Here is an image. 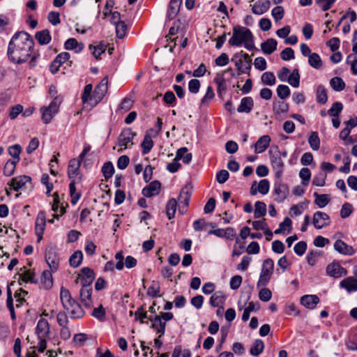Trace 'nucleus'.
Segmentation results:
<instances>
[{
	"label": "nucleus",
	"instance_id": "nucleus-1",
	"mask_svg": "<svg viewBox=\"0 0 357 357\" xmlns=\"http://www.w3.org/2000/svg\"><path fill=\"white\" fill-rule=\"evenodd\" d=\"M8 60L15 64L28 61L30 68L37 65L38 54L34 52V41L32 36L26 31H17L11 38L8 45Z\"/></svg>",
	"mask_w": 357,
	"mask_h": 357
},
{
	"label": "nucleus",
	"instance_id": "nucleus-2",
	"mask_svg": "<svg viewBox=\"0 0 357 357\" xmlns=\"http://www.w3.org/2000/svg\"><path fill=\"white\" fill-rule=\"evenodd\" d=\"M228 43L233 47H240L243 45L244 47L249 51L258 50L255 45L254 35L251 31L240 25L233 27L232 36Z\"/></svg>",
	"mask_w": 357,
	"mask_h": 357
},
{
	"label": "nucleus",
	"instance_id": "nucleus-3",
	"mask_svg": "<svg viewBox=\"0 0 357 357\" xmlns=\"http://www.w3.org/2000/svg\"><path fill=\"white\" fill-rule=\"evenodd\" d=\"M60 299L64 310L68 313L73 319H82L85 312L82 306L72 298L70 291L61 287L60 290Z\"/></svg>",
	"mask_w": 357,
	"mask_h": 357
},
{
	"label": "nucleus",
	"instance_id": "nucleus-4",
	"mask_svg": "<svg viewBox=\"0 0 357 357\" xmlns=\"http://www.w3.org/2000/svg\"><path fill=\"white\" fill-rule=\"evenodd\" d=\"M271 165L275 172V176L277 178H281L283 174V169L284 167V162L281 158L280 151L278 146L271 149L268 151Z\"/></svg>",
	"mask_w": 357,
	"mask_h": 357
},
{
	"label": "nucleus",
	"instance_id": "nucleus-5",
	"mask_svg": "<svg viewBox=\"0 0 357 357\" xmlns=\"http://www.w3.org/2000/svg\"><path fill=\"white\" fill-rule=\"evenodd\" d=\"M80 160L71 159L68 165V177L70 181L82 182V174L80 171Z\"/></svg>",
	"mask_w": 357,
	"mask_h": 357
},
{
	"label": "nucleus",
	"instance_id": "nucleus-6",
	"mask_svg": "<svg viewBox=\"0 0 357 357\" xmlns=\"http://www.w3.org/2000/svg\"><path fill=\"white\" fill-rule=\"evenodd\" d=\"M192 191L188 186L183 187L178 197V211L181 214H185L188 210Z\"/></svg>",
	"mask_w": 357,
	"mask_h": 357
},
{
	"label": "nucleus",
	"instance_id": "nucleus-7",
	"mask_svg": "<svg viewBox=\"0 0 357 357\" xmlns=\"http://www.w3.org/2000/svg\"><path fill=\"white\" fill-rule=\"evenodd\" d=\"M289 192L288 186L283 183L280 178H278L274 183L273 195L275 196L274 200L278 203L282 202Z\"/></svg>",
	"mask_w": 357,
	"mask_h": 357
},
{
	"label": "nucleus",
	"instance_id": "nucleus-8",
	"mask_svg": "<svg viewBox=\"0 0 357 357\" xmlns=\"http://www.w3.org/2000/svg\"><path fill=\"white\" fill-rule=\"evenodd\" d=\"M243 52L241 51V53H236L231 61H234L235 66L238 70V75H241L242 74H247L250 75V72L252 68V63L251 61H247L245 60H242V58H239L238 59H236L240 54Z\"/></svg>",
	"mask_w": 357,
	"mask_h": 357
},
{
	"label": "nucleus",
	"instance_id": "nucleus-9",
	"mask_svg": "<svg viewBox=\"0 0 357 357\" xmlns=\"http://www.w3.org/2000/svg\"><path fill=\"white\" fill-rule=\"evenodd\" d=\"M108 77H105L96 86L94 89V101L93 103L97 105L100 102L105 96L108 89Z\"/></svg>",
	"mask_w": 357,
	"mask_h": 357
},
{
	"label": "nucleus",
	"instance_id": "nucleus-10",
	"mask_svg": "<svg viewBox=\"0 0 357 357\" xmlns=\"http://www.w3.org/2000/svg\"><path fill=\"white\" fill-rule=\"evenodd\" d=\"M326 272L327 275L334 278H339L347 275V270L335 261L326 266Z\"/></svg>",
	"mask_w": 357,
	"mask_h": 357
},
{
	"label": "nucleus",
	"instance_id": "nucleus-11",
	"mask_svg": "<svg viewBox=\"0 0 357 357\" xmlns=\"http://www.w3.org/2000/svg\"><path fill=\"white\" fill-rule=\"evenodd\" d=\"M331 220L329 215L322 211H317L313 215V225L316 229H320L329 225Z\"/></svg>",
	"mask_w": 357,
	"mask_h": 357
},
{
	"label": "nucleus",
	"instance_id": "nucleus-12",
	"mask_svg": "<svg viewBox=\"0 0 357 357\" xmlns=\"http://www.w3.org/2000/svg\"><path fill=\"white\" fill-rule=\"evenodd\" d=\"M148 320L152 323L151 328L159 334V337L165 335L166 323L161 319L159 315L150 316Z\"/></svg>",
	"mask_w": 357,
	"mask_h": 357
},
{
	"label": "nucleus",
	"instance_id": "nucleus-13",
	"mask_svg": "<svg viewBox=\"0 0 357 357\" xmlns=\"http://www.w3.org/2000/svg\"><path fill=\"white\" fill-rule=\"evenodd\" d=\"M46 224V213L44 211H40L36 219V234L38 236V241H40L43 238V234L45 228Z\"/></svg>",
	"mask_w": 357,
	"mask_h": 357
},
{
	"label": "nucleus",
	"instance_id": "nucleus-14",
	"mask_svg": "<svg viewBox=\"0 0 357 357\" xmlns=\"http://www.w3.org/2000/svg\"><path fill=\"white\" fill-rule=\"evenodd\" d=\"M135 135L136 133L130 128L123 129L118 137V146L127 147L129 144H132V139Z\"/></svg>",
	"mask_w": 357,
	"mask_h": 357
},
{
	"label": "nucleus",
	"instance_id": "nucleus-15",
	"mask_svg": "<svg viewBox=\"0 0 357 357\" xmlns=\"http://www.w3.org/2000/svg\"><path fill=\"white\" fill-rule=\"evenodd\" d=\"M45 260L51 271H57L59 264V257L54 249L50 248L46 251Z\"/></svg>",
	"mask_w": 357,
	"mask_h": 357
},
{
	"label": "nucleus",
	"instance_id": "nucleus-16",
	"mask_svg": "<svg viewBox=\"0 0 357 357\" xmlns=\"http://www.w3.org/2000/svg\"><path fill=\"white\" fill-rule=\"evenodd\" d=\"M95 278L93 270L89 267H84L81 269V275L79 279L82 286H91Z\"/></svg>",
	"mask_w": 357,
	"mask_h": 357
},
{
	"label": "nucleus",
	"instance_id": "nucleus-17",
	"mask_svg": "<svg viewBox=\"0 0 357 357\" xmlns=\"http://www.w3.org/2000/svg\"><path fill=\"white\" fill-rule=\"evenodd\" d=\"M257 181H254L250 188L251 195H255L257 192H260L262 195H266L270 188V183L267 179H262L259 181L257 186Z\"/></svg>",
	"mask_w": 357,
	"mask_h": 357
},
{
	"label": "nucleus",
	"instance_id": "nucleus-18",
	"mask_svg": "<svg viewBox=\"0 0 357 357\" xmlns=\"http://www.w3.org/2000/svg\"><path fill=\"white\" fill-rule=\"evenodd\" d=\"M161 183L155 180L151 182L148 185L145 186L142 191V195L146 197H151L158 195L160 193Z\"/></svg>",
	"mask_w": 357,
	"mask_h": 357
},
{
	"label": "nucleus",
	"instance_id": "nucleus-19",
	"mask_svg": "<svg viewBox=\"0 0 357 357\" xmlns=\"http://www.w3.org/2000/svg\"><path fill=\"white\" fill-rule=\"evenodd\" d=\"M271 1L269 0L258 1L253 5H250L252 7V12L255 15H263L267 12L270 8Z\"/></svg>",
	"mask_w": 357,
	"mask_h": 357
},
{
	"label": "nucleus",
	"instance_id": "nucleus-20",
	"mask_svg": "<svg viewBox=\"0 0 357 357\" xmlns=\"http://www.w3.org/2000/svg\"><path fill=\"white\" fill-rule=\"evenodd\" d=\"M93 85L91 84H86L82 93V101L83 104H89L91 106H96L94 101V91L92 93Z\"/></svg>",
	"mask_w": 357,
	"mask_h": 357
},
{
	"label": "nucleus",
	"instance_id": "nucleus-21",
	"mask_svg": "<svg viewBox=\"0 0 357 357\" xmlns=\"http://www.w3.org/2000/svg\"><path fill=\"white\" fill-rule=\"evenodd\" d=\"M320 299L317 295H304L301 298V303L309 310H313L319 303Z\"/></svg>",
	"mask_w": 357,
	"mask_h": 357
},
{
	"label": "nucleus",
	"instance_id": "nucleus-22",
	"mask_svg": "<svg viewBox=\"0 0 357 357\" xmlns=\"http://www.w3.org/2000/svg\"><path fill=\"white\" fill-rule=\"evenodd\" d=\"M334 249L339 253L344 255H353L355 250L353 247L347 245L342 240H337L334 243Z\"/></svg>",
	"mask_w": 357,
	"mask_h": 357
},
{
	"label": "nucleus",
	"instance_id": "nucleus-23",
	"mask_svg": "<svg viewBox=\"0 0 357 357\" xmlns=\"http://www.w3.org/2000/svg\"><path fill=\"white\" fill-rule=\"evenodd\" d=\"M91 294L92 289L91 286H82L80 289L81 301L86 307H90L92 305Z\"/></svg>",
	"mask_w": 357,
	"mask_h": 357
},
{
	"label": "nucleus",
	"instance_id": "nucleus-24",
	"mask_svg": "<svg viewBox=\"0 0 357 357\" xmlns=\"http://www.w3.org/2000/svg\"><path fill=\"white\" fill-rule=\"evenodd\" d=\"M182 0H170L168 10L167 12V18L169 20H173L179 12Z\"/></svg>",
	"mask_w": 357,
	"mask_h": 357
},
{
	"label": "nucleus",
	"instance_id": "nucleus-25",
	"mask_svg": "<svg viewBox=\"0 0 357 357\" xmlns=\"http://www.w3.org/2000/svg\"><path fill=\"white\" fill-rule=\"evenodd\" d=\"M254 106V101L252 97L247 96L244 97L241 100L240 105L237 108V111L239 113H250Z\"/></svg>",
	"mask_w": 357,
	"mask_h": 357
},
{
	"label": "nucleus",
	"instance_id": "nucleus-26",
	"mask_svg": "<svg viewBox=\"0 0 357 357\" xmlns=\"http://www.w3.org/2000/svg\"><path fill=\"white\" fill-rule=\"evenodd\" d=\"M213 80L214 82L217 84L218 95L220 98H222L227 89L226 79L223 75H217Z\"/></svg>",
	"mask_w": 357,
	"mask_h": 357
},
{
	"label": "nucleus",
	"instance_id": "nucleus-27",
	"mask_svg": "<svg viewBox=\"0 0 357 357\" xmlns=\"http://www.w3.org/2000/svg\"><path fill=\"white\" fill-rule=\"evenodd\" d=\"M31 181V177L29 176H20L15 177L11 179L10 185L13 187V190L17 192L20 189H21L26 183Z\"/></svg>",
	"mask_w": 357,
	"mask_h": 357
},
{
	"label": "nucleus",
	"instance_id": "nucleus-28",
	"mask_svg": "<svg viewBox=\"0 0 357 357\" xmlns=\"http://www.w3.org/2000/svg\"><path fill=\"white\" fill-rule=\"evenodd\" d=\"M226 296L221 291L215 292L210 298L209 304L213 307H219L225 302Z\"/></svg>",
	"mask_w": 357,
	"mask_h": 357
},
{
	"label": "nucleus",
	"instance_id": "nucleus-29",
	"mask_svg": "<svg viewBox=\"0 0 357 357\" xmlns=\"http://www.w3.org/2000/svg\"><path fill=\"white\" fill-rule=\"evenodd\" d=\"M278 42L274 38H268L261 44V51L265 54H271L277 49Z\"/></svg>",
	"mask_w": 357,
	"mask_h": 357
},
{
	"label": "nucleus",
	"instance_id": "nucleus-30",
	"mask_svg": "<svg viewBox=\"0 0 357 357\" xmlns=\"http://www.w3.org/2000/svg\"><path fill=\"white\" fill-rule=\"evenodd\" d=\"M271 142V137L268 135H263L259 138L255 144V152L263 153L268 147Z\"/></svg>",
	"mask_w": 357,
	"mask_h": 357
},
{
	"label": "nucleus",
	"instance_id": "nucleus-31",
	"mask_svg": "<svg viewBox=\"0 0 357 357\" xmlns=\"http://www.w3.org/2000/svg\"><path fill=\"white\" fill-rule=\"evenodd\" d=\"M36 333L38 337H45L50 333L48 321L45 319H40L37 324Z\"/></svg>",
	"mask_w": 357,
	"mask_h": 357
},
{
	"label": "nucleus",
	"instance_id": "nucleus-32",
	"mask_svg": "<svg viewBox=\"0 0 357 357\" xmlns=\"http://www.w3.org/2000/svg\"><path fill=\"white\" fill-rule=\"evenodd\" d=\"M340 286L348 292L356 291H357V278L354 277L347 278L340 282Z\"/></svg>",
	"mask_w": 357,
	"mask_h": 357
},
{
	"label": "nucleus",
	"instance_id": "nucleus-33",
	"mask_svg": "<svg viewBox=\"0 0 357 357\" xmlns=\"http://www.w3.org/2000/svg\"><path fill=\"white\" fill-rule=\"evenodd\" d=\"M273 110L275 115L285 114L289 111V105L283 100H275L273 102Z\"/></svg>",
	"mask_w": 357,
	"mask_h": 357
},
{
	"label": "nucleus",
	"instance_id": "nucleus-34",
	"mask_svg": "<svg viewBox=\"0 0 357 357\" xmlns=\"http://www.w3.org/2000/svg\"><path fill=\"white\" fill-rule=\"evenodd\" d=\"M35 38L41 45H47L52 39L48 29H43L42 31H37L35 34Z\"/></svg>",
	"mask_w": 357,
	"mask_h": 357
},
{
	"label": "nucleus",
	"instance_id": "nucleus-35",
	"mask_svg": "<svg viewBox=\"0 0 357 357\" xmlns=\"http://www.w3.org/2000/svg\"><path fill=\"white\" fill-rule=\"evenodd\" d=\"M64 48L67 50H75L76 53L80 52L84 48L83 43H78L75 38H68L64 43Z\"/></svg>",
	"mask_w": 357,
	"mask_h": 357
},
{
	"label": "nucleus",
	"instance_id": "nucleus-36",
	"mask_svg": "<svg viewBox=\"0 0 357 357\" xmlns=\"http://www.w3.org/2000/svg\"><path fill=\"white\" fill-rule=\"evenodd\" d=\"M177 206V200L174 198H172L167 202L166 205V214L169 220L174 218Z\"/></svg>",
	"mask_w": 357,
	"mask_h": 357
},
{
	"label": "nucleus",
	"instance_id": "nucleus-37",
	"mask_svg": "<svg viewBox=\"0 0 357 357\" xmlns=\"http://www.w3.org/2000/svg\"><path fill=\"white\" fill-rule=\"evenodd\" d=\"M274 261L272 259L268 258L263 261L260 274L271 276L273 273Z\"/></svg>",
	"mask_w": 357,
	"mask_h": 357
},
{
	"label": "nucleus",
	"instance_id": "nucleus-38",
	"mask_svg": "<svg viewBox=\"0 0 357 357\" xmlns=\"http://www.w3.org/2000/svg\"><path fill=\"white\" fill-rule=\"evenodd\" d=\"M80 182L70 181L69 184V192L71 197V204L75 205L81 197V192H77L75 185Z\"/></svg>",
	"mask_w": 357,
	"mask_h": 357
},
{
	"label": "nucleus",
	"instance_id": "nucleus-39",
	"mask_svg": "<svg viewBox=\"0 0 357 357\" xmlns=\"http://www.w3.org/2000/svg\"><path fill=\"white\" fill-rule=\"evenodd\" d=\"M83 254L81 250H76L69 258L70 266L73 268H77L82 263Z\"/></svg>",
	"mask_w": 357,
	"mask_h": 357
},
{
	"label": "nucleus",
	"instance_id": "nucleus-40",
	"mask_svg": "<svg viewBox=\"0 0 357 357\" xmlns=\"http://www.w3.org/2000/svg\"><path fill=\"white\" fill-rule=\"evenodd\" d=\"M20 271H23V272L17 273L19 280H22L25 282L36 283V281L34 280L35 274L33 272L30 270H26L25 267L22 268Z\"/></svg>",
	"mask_w": 357,
	"mask_h": 357
},
{
	"label": "nucleus",
	"instance_id": "nucleus-41",
	"mask_svg": "<svg viewBox=\"0 0 357 357\" xmlns=\"http://www.w3.org/2000/svg\"><path fill=\"white\" fill-rule=\"evenodd\" d=\"M266 214V205L261 201L255 204L254 217L256 219L264 217Z\"/></svg>",
	"mask_w": 357,
	"mask_h": 357
},
{
	"label": "nucleus",
	"instance_id": "nucleus-42",
	"mask_svg": "<svg viewBox=\"0 0 357 357\" xmlns=\"http://www.w3.org/2000/svg\"><path fill=\"white\" fill-rule=\"evenodd\" d=\"M314 196L316 197L315 204L321 208H324L331 201L330 196L328 194L319 195L317 192H314Z\"/></svg>",
	"mask_w": 357,
	"mask_h": 357
},
{
	"label": "nucleus",
	"instance_id": "nucleus-43",
	"mask_svg": "<svg viewBox=\"0 0 357 357\" xmlns=\"http://www.w3.org/2000/svg\"><path fill=\"white\" fill-rule=\"evenodd\" d=\"M316 99L317 102L324 105L328 100V95L326 88L323 85H319L316 91Z\"/></svg>",
	"mask_w": 357,
	"mask_h": 357
},
{
	"label": "nucleus",
	"instance_id": "nucleus-44",
	"mask_svg": "<svg viewBox=\"0 0 357 357\" xmlns=\"http://www.w3.org/2000/svg\"><path fill=\"white\" fill-rule=\"evenodd\" d=\"M153 145L154 143L153 141L152 140L151 137L149 135L146 134L144 136V139L141 144V146L142 148V155L148 154L153 148Z\"/></svg>",
	"mask_w": 357,
	"mask_h": 357
},
{
	"label": "nucleus",
	"instance_id": "nucleus-45",
	"mask_svg": "<svg viewBox=\"0 0 357 357\" xmlns=\"http://www.w3.org/2000/svg\"><path fill=\"white\" fill-rule=\"evenodd\" d=\"M22 151V148L19 144H14L8 149V154L13 158L12 161L19 162L20 160V155Z\"/></svg>",
	"mask_w": 357,
	"mask_h": 357
},
{
	"label": "nucleus",
	"instance_id": "nucleus-46",
	"mask_svg": "<svg viewBox=\"0 0 357 357\" xmlns=\"http://www.w3.org/2000/svg\"><path fill=\"white\" fill-rule=\"evenodd\" d=\"M308 143L313 151H318L320 148V139L317 132H312L308 138Z\"/></svg>",
	"mask_w": 357,
	"mask_h": 357
},
{
	"label": "nucleus",
	"instance_id": "nucleus-47",
	"mask_svg": "<svg viewBox=\"0 0 357 357\" xmlns=\"http://www.w3.org/2000/svg\"><path fill=\"white\" fill-rule=\"evenodd\" d=\"M330 85L335 91H341L345 88V82L340 77H334L330 80Z\"/></svg>",
	"mask_w": 357,
	"mask_h": 357
},
{
	"label": "nucleus",
	"instance_id": "nucleus-48",
	"mask_svg": "<svg viewBox=\"0 0 357 357\" xmlns=\"http://www.w3.org/2000/svg\"><path fill=\"white\" fill-rule=\"evenodd\" d=\"M264 349V342L261 340H256L250 349V353L252 356H257L262 353Z\"/></svg>",
	"mask_w": 357,
	"mask_h": 357
},
{
	"label": "nucleus",
	"instance_id": "nucleus-49",
	"mask_svg": "<svg viewBox=\"0 0 357 357\" xmlns=\"http://www.w3.org/2000/svg\"><path fill=\"white\" fill-rule=\"evenodd\" d=\"M308 63L311 67L315 69L321 68L323 65L321 59L317 53H312L308 57Z\"/></svg>",
	"mask_w": 357,
	"mask_h": 357
},
{
	"label": "nucleus",
	"instance_id": "nucleus-50",
	"mask_svg": "<svg viewBox=\"0 0 357 357\" xmlns=\"http://www.w3.org/2000/svg\"><path fill=\"white\" fill-rule=\"evenodd\" d=\"M288 83L293 87L297 88L300 85V74L298 69L296 68L290 74L287 80Z\"/></svg>",
	"mask_w": 357,
	"mask_h": 357
},
{
	"label": "nucleus",
	"instance_id": "nucleus-51",
	"mask_svg": "<svg viewBox=\"0 0 357 357\" xmlns=\"http://www.w3.org/2000/svg\"><path fill=\"white\" fill-rule=\"evenodd\" d=\"M160 287L159 282L155 280L152 281L151 286L147 290L148 296L153 298L160 297Z\"/></svg>",
	"mask_w": 357,
	"mask_h": 357
},
{
	"label": "nucleus",
	"instance_id": "nucleus-52",
	"mask_svg": "<svg viewBox=\"0 0 357 357\" xmlns=\"http://www.w3.org/2000/svg\"><path fill=\"white\" fill-rule=\"evenodd\" d=\"M102 173L106 179L111 178L114 173V167L111 162H105L102 167Z\"/></svg>",
	"mask_w": 357,
	"mask_h": 357
},
{
	"label": "nucleus",
	"instance_id": "nucleus-53",
	"mask_svg": "<svg viewBox=\"0 0 357 357\" xmlns=\"http://www.w3.org/2000/svg\"><path fill=\"white\" fill-rule=\"evenodd\" d=\"M261 82L266 85L273 86L276 82L275 75L272 72H265L261 75Z\"/></svg>",
	"mask_w": 357,
	"mask_h": 357
},
{
	"label": "nucleus",
	"instance_id": "nucleus-54",
	"mask_svg": "<svg viewBox=\"0 0 357 357\" xmlns=\"http://www.w3.org/2000/svg\"><path fill=\"white\" fill-rule=\"evenodd\" d=\"M343 109V105L342 102H335L331 107L328 110V114L333 117H337Z\"/></svg>",
	"mask_w": 357,
	"mask_h": 357
},
{
	"label": "nucleus",
	"instance_id": "nucleus-55",
	"mask_svg": "<svg viewBox=\"0 0 357 357\" xmlns=\"http://www.w3.org/2000/svg\"><path fill=\"white\" fill-rule=\"evenodd\" d=\"M276 91L278 97L281 100H284L290 96V89L287 85H278Z\"/></svg>",
	"mask_w": 357,
	"mask_h": 357
},
{
	"label": "nucleus",
	"instance_id": "nucleus-56",
	"mask_svg": "<svg viewBox=\"0 0 357 357\" xmlns=\"http://www.w3.org/2000/svg\"><path fill=\"white\" fill-rule=\"evenodd\" d=\"M17 162L8 160L3 167V174L6 176H10L15 172V167Z\"/></svg>",
	"mask_w": 357,
	"mask_h": 357
},
{
	"label": "nucleus",
	"instance_id": "nucleus-57",
	"mask_svg": "<svg viewBox=\"0 0 357 357\" xmlns=\"http://www.w3.org/2000/svg\"><path fill=\"white\" fill-rule=\"evenodd\" d=\"M336 0H315V4L323 11L330 10Z\"/></svg>",
	"mask_w": 357,
	"mask_h": 357
},
{
	"label": "nucleus",
	"instance_id": "nucleus-58",
	"mask_svg": "<svg viewBox=\"0 0 357 357\" xmlns=\"http://www.w3.org/2000/svg\"><path fill=\"white\" fill-rule=\"evenodd\" d=\"M116 34L117 38L122 39L125 37L127 33L128 26L124 22H119L115 25Z\"/></svg>",
	"mask_w": 357,
	"mask_h": 357
},
{
	"label": "nucleus",
	"instance_id": "nucleus-59",
	"mask_svg": "<svg viewBox=\"0 0 357 357\" xmlns=\"http://www.w3.org/2000/svg\"><path fill=\"white\" fill-rule=\"evenodd\" d=\"M299 176L302 179V184L307 185L311 178V172L307 167H303L300 170Z\"/></svg>",
	"mask_w": 357,
	"mask_h": 357
},
{
	"label": "nucleus",
	"instance_id": "nucleus-60",
	"mask_svg": "<svg viewBox=\"0 0 357 357\" xmlns=\"http://www.w3.org/2000/svg\"><path fill=\"white\" fill-rule=\"evenodd\" d=\"M284 14V10L282 6H277L274 8H273L271 11V15L274 18L275 22H278L281 20Z\"/></svg>",
	"mask_w": 357,
	"mask_h": 357
},
{
	"label": "nucleus",
	"instance_id": "nucleus-61",
	"mask_svg": "<svg viewBox=\"0 0 357 357\" xmlns=\"http://www.w3.org/2000/svg\"><path fill=\"white\" fill-rule=\"evenodd\" d=\"M326 178V173L319 172L314 176L312 180V184L316 186L322 187L325 185Z\"/></svg>",
	"mask_w": 357,
	"mask_h": 357
},
{
	"label": "nucleus",
	"instance_id": "nucleus-62",
	"mask_svg": "<svg viewBox=\"0 0 357 357\" xmlns=\"http://www.w3.org/2000/svg\"><path fill=\"white\" fill-rule=\"evenodd\" d=\"M61 103V98L59 96H55L52 102L50 103L49 106L47 107L50 112H53V113L56 114L59 112L60 104Z\"/></svg>",
	"mask_w": 357,
	"mask_h": 357
},
{
	"label": "nucleus",
	"instance_id": "nucleus-63",
	"mask_svg": "<svg viewBox=\"0 0 357 357\" xmlns=\"http://www.w3.org/2000/svg\"><path fill=\"white\" fill-rule=\"evenodd\" d=\"M91 315L99 321H104L105 319V310L102 305H100L98 307H95L93 310Z\"/></svg>",
	"mask_w": 357,
	"mask_h": 357
},
{
	"label": "nucleus",
	"instance_id": "nucleus-64",
	"mask_svg": "<svg viewBox=\"0 0 357 357\" xmlns=\"http://www.w3.org/2000/svg\"><path fill=\"white\" fill-rule=\"evenodd\" d=\"M281 59L284 61H289L295 58L294 51L291 47H286L280 53Z\"/></svg>",
	"mask_w": 357,
	"mask_h": 357
}]
</instances>
